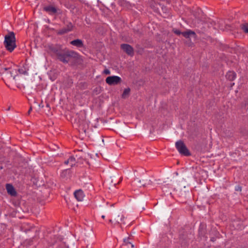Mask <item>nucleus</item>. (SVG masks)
I'll return each instance as SVG.
<instances>
[{"instance_id": "f257e3e1", "label": "nucleus", "mask_w": 248, "mask_h": 248, "mask_svg": "<svg viewBox=\"0 0 248 248\" xmlns=\"http://www.w3.org/2000/svg\"><path fill=\"white\" fill-rule=\"evenodd\" d=\"M4 44L6 49L12 52L16 47V37L13 32H10L4 37Z\"/></svg>"}, {"instance_id": "f03ea898", "label": "nucleus", "mask_w": 248, "mask_h": 248, "mask_svg": "<svg viewBox=\"0 0 248 248\" xmlns=\"http://www.w3.org/2000/svg\"><path fill=\"white\" fill-rule=\"evenodd\" d=\"M17 72L20 74H27V72L24 67L18 69L5 68L3 74L8 78H13V79H15L16 76L17 75Z\"/></svg>"}, {"instance_id": "7ed1b4c3", "label": "nucleus", "mask_w": 248, "mask_h": 248, "mask_svg": "<svg viewBox=\"0 0 248 248\" xmlns=\"http://www.w3.org/2000/svg\"><path fill=\"white\" fill-rule=\"evenodd\" d=\"M77 53L73 51H66L63 53L58 54V59L64 63H68L70 58L76 57Z\"/></svg>"}, {"instance_id": "20e7f679", "label": "nucleus", "mask_w": 248, "mask_h": 248, "mask_svg": "<svg viewBox=\"0 0 248 248\" xmlns=\"http://www.w3.org/2000/svg\"><path fill=\"white\" fill-rule=\"evenodd\" d=\"M175 146L180 154L186 156L190 155L186 146L182 140L177 141L175 143Z\"/></svg>"}, {"instance_id": "39448f33", "label": "nucleus", "mask_w": 248, "mask_h": 248, "mask_svg": "<svg viewBox=\"0 0 248 248\" xmlns=\"http://www.w3.org/2000/svg\"><path fill=\"white\" fill-rule=\"evenodd\" d=\"M121 81V78L117 76L108 77L106 79V83L110 85H116Z\"/></svg>"}, {"instance_id": "423d86ee", "label": "nucleus", "mask_w": 248, "mask_h": 248, "mask_svg": "<svg viewBox=\"0 0 248 248\" xmlns=\"http://www.w3.org/2000/svg\"><path fill=\"white\" fill-rule=\"evenodd\" d=\"M173 31L175 34L177 35H180L182 34L186 38H189V36L191 35H193L194 36L195 35V32L190 30H188L184 32H181L179 30H174Z\"/></svg>"}, {"instance_id": "0eeeda50", "label": "nucleus", "mask_w": 248, "mask_h": 248, "mask_svg": "<svg viewBox=\"0 0 248 248\" xmlns=\"http://www.w3.org/2000/svg\"><path fill=\"white\" fill-rule=\"evenodd\" d=\"M121 48L129 55L133 54V49L132 47L128 44H122L121 46Z\"/></svg>"}, {"instance_id": "6e6552de", "label": "nucleus", "mask_w": 248, "mask_h": 248, "mask_svg": "<svg viewBox=\"0 0 248 248\" xmlns=\"http://www.w3.org/2000/svg\"><path fill=\"white\" fill-rule=\"evenodd\" d=\"M74 194L76 199L79 202L82 201L85 197V194L81 189L76 190Z\"/></svg>"}, {"instance_id": "1a4fd4ad", "label": "nucleus", "mask_w": 248, "mask_h": 248, "mask_svg": "<svg viewBox=\"0 0 248 248\" xmlns=\"http://www.w3.org/2000/svg\"><path fill=\"white\" fill-rule=\"evenodd\" d=\"M44 10L50 15H53L57 13V9L52 5H48L44 7Z\"/></svg>"}, {"instance_id": "9d476101", "label": "nucleus", "mask_w": 248, "mask_h": 248, "mask_svg": "<svg viewBox=\"0 0 248 248\" xmlns=\"http://www.w3.org/2000/svg\"><path fill=\"white\" fill-rule=\"evenodd\" d=\"M70 44L77 46V47H82L84 46L83 41L79 39H75L71 41Z\"/></svg>"}, {"instance_id": "9b49d317", "label": "nucleus", "mask_w": 248, "mask_h": 248, "mask_svg": "<svg viewBox=\"0 0 248 248\" xmlns=\"http://www.w3.org/2000/svg\"><path fill=\"white\" fill-rule=\"evenodd\" d=\"M7 192L12 196H15L16 194L14 187L10 184L6 185Z\"/></svg>"}, {"instance_id": "f8f14e48", "label": "nucleus", "mask_w": 248, "mask_h": 248, "mask_svg": "<svg viewBox=\"0 0 248 248\" xmlns=\"http://www.w3.org/2000/svg\"><path fill=\"white\" fill-rule=\"evenodd\" d=\"M76 159L73 156H70L67 160L64 161V164L66 165H69L71 167L75 165Z\"/></svg>"}, {"instance_id": "ddd939ff", "label": "nucleus", "mask_w": 248, "mask_h": 248, "mask_svg": "<svg viewBox=\"0 0 248 248\" xmlns=\"http://www.w3.org/2000/svg\"><path fill=\"white\" fill-rule=\"evenodd\" d=\"M226 77L228 80H233L236 78V74L233 71H229Z\"/></svg>"}, {"instance_id": "4468645a", "label": "nucleus", "mask_w": 248, "mask_h": 248, "mask_svg": "<svg viewBox=\"0 0 248 248\" xmlns=\"http://www.w3.org/2000/svg\"><path fill=\"white\" fill-rule=\"evenodd\" d=\"M72 28V24H70L68 26L67 29L64 28V29H62L60 30L59 31V32H58V33L60 34H64V33H66L67 32H69V31H71Z\"/></svg>"}, {"instance_id": "2eb2a0df", "label": "nucleus", "mask_w": 248, "mask_h": 248, "mask_svg": "<svg viewBox=\"0 0 248 248\" xmlns=\"http://www.w3.org/2000/svg\"><path fill=\"white\" fill-rule=\"evenodd\" d=\"M124 217L123 215H121V216L118 215L117 217V218L115 219L116 221L118 224H124L125 223L124 221Z\"/></svg>"}, {"instance_id": "dca6fc26", "label": "nucleus", "mask_w": 248, "mask_h": 248, "mask_svg": "<svg viewBox=\"0 0 248 248\" xmlns=\"http://www.w3.org/2000/svg\"><path fill=\"white\" fill-rule=\"evenodd\" d=\"M130 92V88H128L125 89L124 91L123 94H122V97L123 98H127L129 95Z\"/></svg>"}, {"instance_id": "f3484780", "label": "nucleus", "mask_w": 248, "mask_h": 248, "mask_svg": "<svg viewBox=\"0 0 248 248\" xmlns=\"http://www.w3.org/2000/svg\"><path fill=\"white\" fill-rule=\"evenodd\" d=\"M241 28L245 32L248 33V23L242 25Z\"/></svg>"}, {"instance_id": "a211bd4d", "label": "nucleus", "mask_w": 248, "mask_h": 248, "mask_svg": "<svg viewBox=\"0 0 248 248\" xmlns=\"http://www.w3.org/2000/svg\"><path fill=\"white\" fill-rule=\"evenodd\" d=\"M124 242L125 245H130L131 248H134V246L133 244H132L131 242L129 241V238H125L124 239Z\"/></svg>"}, {"instance_id": "6ab92c4d", "label": "nucleus", "mask_w": 248, "mask_h": 248, "mask_svg": "<svg viewBox=\"0 0 248 248\" xmlns=\"http://www.w3.org/2000/svg\"><path fill=\"white\" fill-rule=\"evenodd\" d=\"M104 73L106 74V75H109V74H110V71L108 69H105L104 71Z\"/></svg>"}, {"instance_id": "aec40b11", "label": "nucleus", "mask_w": 248, "mask_h": 248, "mask_svg": "<svg viewBox=\"0 0 248 248\" xmlns=\"http://www.w3.org/2000/svg\"><path fill=\"white\" fill-rule=\"evenodd\" d=\"M235 190L236 191H241V187L239 186H237L235 187Z\"/></svg>"}, {"instance_id": "412c9836", "label": "nucleus", "mask_w": 248, "mask_h": 248, "mask_svg": "<svg viewBox=\"0 0 248 248\" xmlns=\"http://www.w3.org/2000/svg\"><path fill=\"white\" fill-rule=\"evenodd\" d=\"M101 217H102V218L104 219V218H105V216L104 215H102V216H101Z\"/></svg>"}, {"instance_id": "4be33fe9", "label": "nucleus", "mask_w": 248, "mask_h": 248, "mask_svg": "<svg viewBox=\"0 0 248 248\" xmlns=\"http://www.w3.org/2000/svg\"><path fill=\"white\" fill-rule=\"evenodd\" d=\"M109 222H110V223H112V220L111 219H110L109 220Z\"/></svg>"}, {"instance_id": "5701e85b", "label": "nucleus", "mask_w": 248, "mask_h": 248, "mask_svg": "<svg viewBox=\"0 0 248 248\" xmlns=\"http://www.w3.org/2000/svg\"><path fill=\"white\" fill-rule=\"evenodd\" d=\"M67 170H65L64 171H63V172H62V174H63L64 172H66V171H67Z\"/></svg>"}, {"instance_id": "b1692460", "label": "nucleus", "mask_w": 248, "mask_h": 248, "mask_svg": "<svg viewBox=\"0 0 248 248\" xmlns=\"http://www.w3.org/2000/svg\"><path fill=\"white\" fill-rule=\"evenodd\" d=\"M10 109V108L9 107L8 108H7V110H9Z\"/></svg>"}]
</instances>
